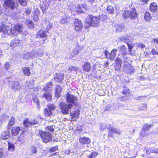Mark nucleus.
<instances>
[{"mask_svg": "<svg viewBox=\"0 0 158 158\" xmlns=\"http://www.w3.org/2000/svg\"><path fill=\"white\" fill-rule=\"evenodd\" d=\"M127 48L126 47L123 45L122 46H121L120 47V51L124 52V53H126L127 51Z\"/></svg>", "mask_w": 158, "mask_h": 158, "instance_id": "obj_43", "label": "nucleus"}, {"mask_svg": "<svg viewBox=\"0 0 158 158\" xmlns=\"http://www.w3.org/2000/svg\"><path fill=\"white\" fill-rule=\"evenodd\" d=\"M88 9V6L85 4H79L78 6L76 12L78 14L84 13Z\"/></svg>", "mask_w": 158, "mask_h": 158, "instance_id": "obj_18", "label": "nucleus"}, {"mask_svg": "<svg viewBox=\"0 0 158 158\" xmlns=\"http://www.w3.org/2000/svg\"><path fill=\"white\" fill-rule=\"evenodd\" d=\"M144 17L145 20L147 22H149L152 19L151 14L149 12H146L144 14Z\"/></svg>", "mask_w": 158, "mask_h": 158, "instance_id": "obj_31", "label": "nucleus"}, {"mask_svg": "<svg viewBox=\"0 0 158 158\" xmlns=\"http://www.w3.org/2000/svg\"><path fill=\"white\" fill-rule=\"evenodd\" d=\"M152 44H158V38H153L151 41Z\"/></svg>", "mask_w": 158, "mask_h": 158, "instance_id": "obj_48", "label": "nucleus"}, {"mask_svg": "<svg viewBox=\"0 0 158 158\" xmlns=\"http://www.w3.org/2000/svg\"><path fill=\"white\" fill-rule=\"evenodd\" d=\"M82 67L84 71L87 72H89L91 69V64L87 61L84 63Z\"/></svg>", "mask_w": 158, "mask_h": 158, "instance_id": "obj_22", "label": "nucleus"}, {"mask_svg": "<svg viewBox=\"0 0 158 158\" xmlns=\"http://www.w3.org/2000/svg\"><path fill=\"white\" fill-rule=\"evenodd\" d=\"M79 51L77 49H75L72 51L74 56L78 54L79 53Z\"/></svg>", "mask_w": 158, "mask_h": 158, "instance_id": "obj_52", "label": "nucleus"}, {"mask_svg": "<svg viewBox=\"0 0 158 158\" xmlns=\"http://www.w3.org/2000/svg\"><path fill=\"white\" fill-rule=\"evenodd\" d=\"M52 85L53 84L51 82H48L47 83L46 86L43 89V90L44 91H49L50 90L51 91L52 90L51 89V88Z\"/></svg>", "mask_w": 158, "mask_h": 158, "instance_id": "obj_29", "label": "nucleus"}, {"mask_svg": "<svg viewBox=\"0 0 158 158\" xmlns=\"http://www.w3.org/2000/svg\"><path fill=\"white\" fill-rule=\"evenodd\" d=\"M2 5L5 9H9L11 10H17L19 7L18 4L14 0H4Z\"/></svg>", "mask_w": 158, "mask_h": 158, "instance_id": "obj_4", "label": "nucleus"}, {"mask_svg": "<svg viewBox=\"0 0 158 158\" xmlns=\"http://www.w3.org/2000/svg\"><path fill=\"white\" fill-rule=\"evenodd\" d=\"M78 69L79 68L78 67H75L73 66H71L69 67L68 69V71H69V72H72L73 71L77 72Z\"/></svg>", "mask_w": 158, "mask_h": 158, "instance_id": "obj_38", "label": "nucleus"}, {"mask_svg": "<svg viewBox=\"0 0 158 158\" xmlns=\"http://www.w3.org/2000/svg\"><path fill=\"white\" fill-rule=\"evenodd\" d=\"M4 149L3 148H0V158L5 157V156H4Z\"/></svg>", "mask_w": 158, "mask_h": 158, "instance_id": "obj_41", "label": "nucleus"}, {"mask_svg": "<svg viewBox=\"0 0 158 158\" xmlns=\"http://www.w3.org/2000/svg\"><path fill=\"white\" fill-rule=\"evenodd\" d=\"M14 85H19V84H17V83H16V84L15 83L14 84Z\"/></svg>", "mask_w": 158, "mask_h": 158, "instance_id": "obj_64", "label": "nucleus"}, {"mask_svg": "<svg viewBox=\"0 0 158 158\" xmlns=\"http://www.w3.org/2000/svg\"><path fill=\"white\" fill-rule=\"evenodd\" d=\"M62 90V88L59 85H56L54 91V96L56 98H58L61 96Z\"/></svg>", "mask_w": 158, "mask_h": 158, "instance_id": "obj_15", "label": "nucleus"}, {"mask_svg": "<svg viewBox=\"0 0 158 158\" xmlns=\"http://www.w3.org/2000/svg\"><path fill=\"white\" fill-rule=\"evenodd\" d=\"M79 142L82 145L89 144L91 143V140L88 137H83L80 138Z\"/></svg>", "mask_w": 158, "mask_h": 158, "instance_id": "obj_21", "label": "nucleus"}, {"mask_svg": "<svg viewBox=\"0 0 158 158\" xmlns=\"http://www.w3.org/2000/svg\"><path fill=\"white\" fill-rule=\"evenodd\" d=\"M21 130V128L19 126H14L12 127L11 133L12 135L16 136L18 135Z\"/></svg>", "mask_w": 158, "mask_h": 158, "instance_id": "obj_23", "label": "nucleus"}, {"mask_svg": "<svg viewBox=\"0 0 158 158\" xmlns=\"http://www.w3.org/2000/svg\"><path fill=\"white\" fill-rule=\"evenodd\" d=\"M2 51L0 50V57L2 56Z\"/></svg>", "mask_w": 158, "mask_h": 158, "instance_id": "obj_63", "label": "nucleus"}, {"mask_svg": "<svg viewBox=\"0 0 158 158\" xmlns=\"http://www.w3.org/2000/svg\"><path fill=\"white\" fill-rule=\"evenodd\" d=\"M88 1L91 3L93 4L95 1V0H88Z\"/></svg>", "mask_w": 158, "mask_h": 158, "instance_id": "obj_60", "label": "nucleus"}, {"mask_svg": "<svg viewBox=\"0 0 158 158\" xmlns=\"http://www.w3.org/2000/svg\"><path fill=\"white\" fill-rule=\"evenodd\" d=\"M42 97L45 99L48 102H50L52 100V92L51 90L44 91Z\"/></svg>", "mask_w": 158, "mask_h": 158, "instance_id": "obj_13", "label": "nucleus"}, {"mask_svg": "<svg viewBox=\"0 0 158 158\" xmlns=\"http://www.w3.org/2000/svg\"><path fill=\"white\" fill-rule=\"evenodd\" d=\"M8 149L10 151H14L15 150V146L14 145L10 143V142H8Z\"/></svg>", "mask_w": 158, "mask_h": 158, "instance_id": "obj_40", "label": "nucleus"}, {"mask_svg": "<svg viewBox=\"0 0 158 158\" xmlns=\"http://www.w3.org/2000/svg\"><path fill=\"white\" fill-rule=\"evenodd\" d=\"M98 155V152L94 151L91 152L90 154L88 156L87 158H95Z\"/></svg>", "mask_w": 158, "mask_h": 158, "instance_id": "obj_34", "label": "nucleus"}, {"mask_svg": "<svg viewBox=\"0 0 158 158\" xmlns=\"http://www.w3.org/2000/svg\"><path fill=\"white\" fill-rule=\"evenodd\" d=\"M47 107L44 109V114L46 117H51L52 115V111L55 110L56 106L54 104L48 103L47 105Z\"/></svg>", "mask_w": 158, "mask_h": 158, "instance_id": "obj_7", "label": "nucleus"}, {"mask_svg": "<svg viewBox=\"0 0 158 158\" xmlns=\"http://www.w3.org/2000/svg\"><path fill=\"white\" fill-rule=\"evenodd\" d=\"M9 26L5 24H2L0 26V32L4 35H9V31L10 29Z\"/></svg>", "mask_w": 158, "mask_h": 158, "instance_id": "obj_16", "label": "nucleus"}, {"mask_svg": "<svg viewBox=\"0 0 158 158\" xmlns=\"http://www.w3.org/2000/svg\"><path fill=\"white\" fill-rule=\"evenodd\" d=\"M22 71L23 74L27 77H29L31 74L30 70L29 67H24L22 69Z\"/></svg>", "mask_w": 158, "mask_h": 158, "instance_id": "obj_27", "label": "nucleus"}, {"mask_svg": "<svg viewBox=\"0 0 158 158\" xmlns=\"http://www.w3.org/2000/svg\"><path fill=\"white\" fill-rule=\"evenodd\" d=\"M69 21L68 20L67 18H63L61 19L60 21V22L61 24H64L65 23H67Z\"/></svg>", "mask_w": 158, "mask_h": 158, "instance_id": "obj_45", "label": "nucleus"}, {"mask_svg": "<svg viewBox=\"0 0 158 158\" xmlns=\"http://www.w3.org/2000/svg\"><path fill=\"white\" fill-rule=\"evenodd\" d=\"M74 29L77 32L81 31L83 27V25L81 20L78 19H75L73 22Z\"/></svg>", "mask_w": 158, "mask_h": 158, "instance_id": "obj_11", "label": "nucleus"}, {"mask_svg": "<svg viewBox=\"0 0 158 158\" xmlns=\"http://www.w3.org/2000/svg\"><path fill=\"white\" fill-rule=\"evenodd\" d=\"M120 101H124L126 100H127L128 99H126L125 98V96H122L120 98Z\"/></svg>", "mask_w": 158, "mask_h": 158, "instance_id": "obj_55", "label": "nucleus"}, {"mask_svg": "<svg viewBox=\"0 0 158 158\" xmlns=\"http://www.w3.org/2000/svg\"><path fill=\"white\" fill-rule=\"evenodd\" d=\"M33 13V17L34 20L35 21H37L39 19L38 15L40 13L39 10L38 9H35Z\"/></svg>", "mask_w": 158, "mask_h": 158, "instance_id": "obj_28", "label": "nucleus"}, {"mask_svg": "<svg viewBox=\"0 0 158 158\" xmlns=\"http://www.w3.org/2000/svg\"><path fill=\"white\" fill-rule=\"evenodd\" d=\"M123 88L125 89L122 92V93L123 94L126 95L130 93V91L129 88L125 86L123 87Z\"/></svg>", "mask_w": 158, "mask_h": 158, "instance_id": "obj_37", "label": "nucleus"}, {"mask_svg": "<svg viewBox=\"0 0 158 158\" xmlns=\"http://www.w3.org/2000/svg\"><path fill=\"white\" fill-rule=\"evenodd\" d=\"M117 50L116 49H113L110 53L107 50L104 51V53L106 58H109L111 60H113L117 54Z\"/></svg>", "mask_w": 158, "mask_h": 158, "instance_id": "obj_9", "label": "nucleus"}, {"mask_svg": "<svg viewBox=\"0 0 158 158\" xmlns=\"http://www.w3.org/2000/svg\"><path fill=\"white\" fill-rule=\"evenodd\" d=\"M53 126H54V125L47 126L45 127V129L48 131L52 133L54 131V128L53 127Z\"/></svg>", "mask_w": 158, "mask_h": 158, "instance_id": "obj_35", "label": "nucleus"}, {"mask_svg": "<svg viewBox=\"0 0 158 158\" xmlns=\"http://www.w3.org/2000/svg\"><path fill=\"white\" fill-rule=\"evenodd\" d=\"M108 137L113 138L114 134L116 133L118 135H120L121 133V131L119 129L114 127H111L108 128Z\"/></svg>", "mask_w": 158, "mask_h": 158, "instance_id": "obj_12", "label": "nucleus"}, {"mask_svg": "<svg viewBox=\"0 0 158 158\" xmlns=\"http://www.w3.org/2000/svg\"><path fill=\"white\" fill-rule=\"evenodd\" d=\"M31 8H26L25 10V13L27 15H30L31 12Z\"/></svg>", "mask_w": 158, "mask_h": 158, "instance_id": "obj_47", "label": "nucleus"}, {"mask_svg": "<svg viewBox=\"0 0 158 158\" xmlns=\"http://www.w3.org/2000/svg\"><path fill=\"white\" fill-rule=\"evenodd\" d=\"M10 66V64L9 62H6L4 64V67L7 71L8 70Z\"/></svg>", "mask_w": 158, "mask_h": 158, "instance_id": "obj_46", "label": "nucleus"}, {"mask_svg": "<svg viewBox=\"0 0 158 158\" xmlns=\"http://www.w3.org/2000/svg\"><path fill=\"white\" fill-rule=\"evenodd\" d=\"M126 44L128 46L129 52H131L132 51V49L133 47V46L130 45L129 43L127 42H126Z\"/></svg>", "mask_w": 158, "mask_h": 158, "instance_id": "obj_49", "label": "nucleus"}, {"mask_svg": "<svg viewBox=\"0 0 158 158\" xmlns=\"http://www.w3.org/2000/svg\"><path fill=\"white\" fill-rule=\"evenodd\" d=\"M151 52L152 54L153 55H158V52L154 48H152V49Z\"/></svg>", "mask_w": 158, "mask_h": 158, "instance_id": "obj_50", "label": "nucleus"}, {"mask_svg": "<svg viewBox=\"0 0 158 158\" xmlns=\"http://www.w3.org/2000/svg\"><path fill=\"white\" fill-rule=\"evenodd\" d=\"M80 111L79 109H76L70 113V120L72 121L75 122L77 121L79 116Z\"/></svg>", "mask_w": 158, "mask_h": 158, "instance_id": "obj_10", "label": "nucleus"}, {"mask_svg": "<svg viewBox=\"0 0 158 158\" xmlns=\"http://www.w3.org/2000/svg\"><path fill=\"white\" fill-rule=\"evenodd\" d=\"M106 10L109 14H113L114 11V8L111 5H109L107 7Z\"/></svg>", "mask_w": 158, "mask_h": 158, "instance_id": "obj_33", "label": "nucleus"}, {"mask_svg": "<svg viewBox=\"0 0 158 158\" xmlns=\"http://www.w3.org/2000/svg\"><path fill=\"white\" fill-rule=\"evenodd\" d=\"M149 8L150 11L152 12H156L158 9V6L155 2H151L149 5Z\"/></svg>", "mask_w": 158, "mask_h": 158, "instance_id": "obj_24", "label": "nucleus"}, {"mask_svg": "<svg viewBox=\"0 0 158 158\" xmlns=\"http://www.w3.org/2000/svg\"><path fill=\"white\" fill-rule=\"evenodd\" d=\"M104 63H105V64H104V66H105L106 67H108L109 64V63L108 61H105Z\"/></svg>", "mask_w": 158, "mask_h": 158, "instance_id": "obj_57", "label": "nucleus"}, {"mask_svg": "<svg viewBox=\"0 0 158 158\" xmlns=\"http://www.w3.org/2000/svg\"><path fill=\"white\" fill-rule=\"evenodd\" d=\"M52 25L50 23H49V24L46 26V29L47 30H49L52 27Z\"/></svg>", "mask_w": 158, "mask_h": 158, "instance_id": "obj_53", "label": "nucleus"}, {"mask_svg": "<svg viewBox=\"0 0 158 158\" xmlns=\"http://www.w3.org/2000/svg\"><path fill=\"white\" fill-rule=\"evenodd\" d=\"M66 102L69 103L67 104L63 102H60L58 105L60 110L61 113L64 114H69L70 109L73 107V105H75L74 103L78 100L77 98L74 95L67 93L66 97Z\"/></svg>", "mask_w": 158, "mask_h": 158, "instance_id": "obj_1", "label": "nucleus"}, {"mask_svg": "<svg viewBox=\"0 0 158 158\" xmlns=\"http://www.w3.org/2000/svg\"><path fill=\"white\" fill-rule=\"evenodd\" d=\"M152 126V125L145 124L144 126L143 127V130L144 131H147L151 128Z\"/></svg>", "mask_w": 158, "mask_h": 158, "instance_id": "obj_39", "label": "nucleus"}, {"mask_svg": "<svg viewBox=\"0 0 158 158\" xmlns=\"http://www.w3.org/2000/svg\"><path fill=\"white\" fill-rule=\"evenodd\" d=\"M15 122V118L13 116H12L10 119L7 126V127L8 129L10 128L11 126L13 125Z\"/></svg>", "mask_w": 158, "mask_h": 158, "instance_id": "obj_30", "label": "nucleus"}, {"mask_svg": "<svg viewBox=\"0 0 158 158\" xmlns=\"http://www.w3.org/2000/svg\"><path fill=\"white\" fill-rule=\"evenodd\" d=\"M114 65L115 69L116 71L119 70L121 68L123 60L121 58L117 57L115 59Z\"/></svg>", "mask_w": 158, "mask_h": 158, "instance_id": "obj_19", "label": "nucleus"}, {"mask_svg": "<svg viewBox=\"0 0 158 158\" xmlns=\"http://www.w3.org/2000/svg\"><path fill=\"white\" fill-rule=\"evenodd\" d=\"M83 128L81 126H77L76 131L79 132H81L83 131Z\"/></svg>", "mask_w": 158, "mask_h": 158, "instance_id": "obj_51", "label": "nucleus"}, {"mask_svg": "<svg viewBox=\"0 0 158 158\" xmlns=\"http://www.w3.org/2000/svg\"><path fill=\"white\" fill-rule=\"evenodd\" d=\"M64 79V74L60 73H56L53 78L54 80L58 83H62Z\"/></svg>", "mask_w": 158, "mask_h": 158, "instance_id": "obj_17", "label": "nucleus"}, {"mask_svg": "<svg viewBox=\"0 0 158 158\" xmlns=\"http://www.w3.org/2000/svg\"><path fill=\"white\" fill-rule=\"evenodd\" d=\"M38 99H39L37 98L36 96H35L33 97V101L34 102H35V101H36V100H38Z\"/></svg>", "mask_w": 158, "mask_h": 158, "instance_id": "obj_58", "label": "nucleus"}, {"mask_svg": "<svg viewBox=\"0 0 158 158\" xmlns=\"http://www.w3.org/2000/svg\"><path fill=\"white\" fill-rule=\"evenodd\" d=\"M2 13V7L0 5V15Z\"/></svg>", "mask_w": 158, "mask_h": 158, "instance_id": "obj_61", "label": "nucleus"}, {"mask_svg": "<svg viewBox=\"0 0 158 158\" xmlns=\"http://www.w3.org/2000/svg\"><path fill=\"white\" fill-rule=\"evenodd\" d=\"M59 155V152H55L53 154L51 155L50 156H57Z\"/></svg>", "mask_w": 158, "mask_h": 158, "instance_id": "obj_56", "label": "nucleus"}, {"mask_svg": "<svg viewBox=\"0 0 158 158\" xmlns=\"http://www.w3.org/2000/svg\"><path fill=\"white\" fill-rule=\"evenodd\" d=\"M58 150V146L56 145L50 148L49 151L50 152L52 153Z\"/></svg>", "mask_w": 158, "mask_h": 158, "instance_id": "obj_36", "label": "nucleus"}, {"mask_svg": "<svg viewBox=\"0 0 158 158\" xmlns=\"http://www.w3.org/2000/svg\"><path fill=\"white\" fill-rule=\"evenodd\" d=\"M31 151L32 154H35L37 152L36 148L34 146H32L31 147Z\"/></svg>", "mask_w": 158, "mask_h": 158, "instance_id": "obj_42", "label": "nucleus"}, {"mask_svg": "<svg viewBox=\"0 0 158 158\" xmlns=\"http://www.w3.org/2000/svg\"><path fill=\"white\" fill-rule=\"evenodd\" d=\"M21 41L19 39H14L12 40L10 43V46L13 48L16 47L20 46V42Z\"/></svg>", "mask_w": 158, "mask_h": 158, "instance_id": "obj_25", "label": "nucleus"}, {"mask_svg": "<svg viewBox=\"0 0 158 158\" xmlns=\"http://www.w3.org/2000/svg\"><path fill=\"white\" fill-rule=\"evenodd\" d=\"M23 27L22 25L18 23H16L13 27L10 28L9 35L12 36H15L21 33L23 31Z\"/></svg>", "mask_w": 158, "mask_h": 158, "instance_id": "obj_6", "label": "nucleus"}, {"mask_svg": "<svg viewBox=\"0 0 158 158\" xmlns=\"http://www.w3.org/2000/svg\"><path fill=\"white\" fill-rule=\"evenodd\" d=\"M38 123V122L35 120V119L31 120L30 121H29V119L28 118H26L23 120V124L24 127H28L29 124L31 125H34Z\"/></svg>", "mask_w": 158, "mask_h": 158, "instance_id": "obj_14", "label": "nucleus"}, {"mask_svg": "<svg viewBox=\"0 0 158 158\" xmlns=\"http://www.w3.org/2000/svg\"><path fill=\"white\" fill-rule=\"evenodd\" d=\"M139 47H141V48H144L145 47V45L143 44L142 43H140L139 44V45L138 46Z\"/></svg>", "mask_w": 158, "mask_h": 158, "instance_id": "obj_54", "label": "nucleus"}, {"mask_svg": "<svg viewBox=\"0 0 158 158\" xmlns=\"http://www.w3.org/2000/svg\"><path fill=\"white\" fill-rule=\"evenodd\" d=\"M123 70L127 73L131 74L134 71V69L130 64H125L123 65Z\"/></svg>", "mask_w": 158, "mask_h": 158, "instance_id": "obj_20", "label": "nucleus"}, {"mask_svg": "<svg viewBox=\"0 0 158 158\" xmlns=\"http://www.w3.org/2000/svg\"><path fill=\"white\" fill-rule=\"evenodd\" d=\"M26 24L28 28H33L34 27V23L30 19H27L26 20Z\"/></svg>", "mask_w": 158, "mask_h": 158, "instance_id": "obj_32", "label": "nucleus"}, {"mask_svg": "<svg viewBox=\"0 0 158 158\" xmlns=\"http://www.w3.org/2000/svg\"><path fill=\"white\" fill-rule=\"evenodd\" d=\"M64 121H69V119L67 118H64Z\"/></svg>", "mask_w": 158, "mask_h": 158, "instance_id": "obj_62", "label": "nucleus"}, {"mask_svg": "<svg viewBox=\"0 0 158 158\" xmlns=\"http://www.w3.org/2000/svg\"><path fill=\"white\" fill-rule=\"evenodd\" d=\"M138 13L135 8H132L131 10H126L123 14V16L124 19L128 18L131 20H134L136 19Z\"/></svg>", "mask_w": 158, "mask_h": 158, "instance_id": "obj_3", "label": "nucleus"}, {"mask_svg": "<svg viewBox=\"0 0 158 158\" xmlns=\"http://www.w3.org/2000/svg\"><path fill=\"white\" fill-rule=\"evenodd\" d=\"M150 0H139V2L143 5L148 4Z\"/></svg>", "mask_w": 158, "mask_h": 158, "instance_id": "obj_44", "label": "nucleus"}, {"mask_svg": "<svg viewBox=\"0 0 158 158\" xmlns=\"http://www.w3.org/2000/svg\"><path fill=\"white\" fill-rule=\"evenodd\" d=\"M10 132L8 131H4L1 135V138L3 140L7 139L10 136Z\"/></svg>", "mask_w": 158, "mask_h": 158, "instance_id": "obj_26", "label": "nucleus"}, {"mask_svg": "<svg viewBox=\"0 0 158 158\" xmlns=\"http://www.w3.org/2000/svg\"><path fill=\"white\" fill-rule=\"evenodd\" d=\"M106 15L101 14L98 15L94 16L89 15L86 18L85 23V27L88 29L91 27H97L99 26L101 21H103L106 19Z\"/></svg>", "mask_w": 158, "mask_h": 158, "instance_id": "obj_2", "label": "nucleus"}, {"mask_svg": "<svg viewBox=\"0 0 158 158\" xmlns=\"http://www.w3.org/2000/svg\"><path fill=\"white\" fill-rule=\"evenodd\" d=\"M38 133L42 141L45 143H48L52 140V135L49 132L40 130L39 131Z\"/></svg>", "mask_w": 158, "mask_h": 158, "instance_id": "obj_5", "label": "nucleus"}, {"mask_svg": "<svg viewBox=\"0 0 158 158\" xmlns=\"http://www.w3.org/2000/svg\"><path fill=\"white\" fill-rule=\"evenodd\" d=\"M34 102L36 103L38 106H40V102L39 99L36 100V101L35 102Z\"/></svg>", "mask_w": 158, "mask_h": 158, "instance_id": "obj_59", "label": "nucleus"}, {"mask_svg": "<svg viewBox=\"0 0 158 158\" xmlns=\"http://www.w3.org/2000/svg\"><path fill=\"white\" fill-rule=\"evenodd\" d=\"M35 38H41L43 41V43H45V41L48 38L46 31L43 30L39 31L36 34Z\"/></svg>", "mask_w": 158, "mask_h": 158, "instance_id": "obj_8", "label": "nucleus"}]
</instances>
